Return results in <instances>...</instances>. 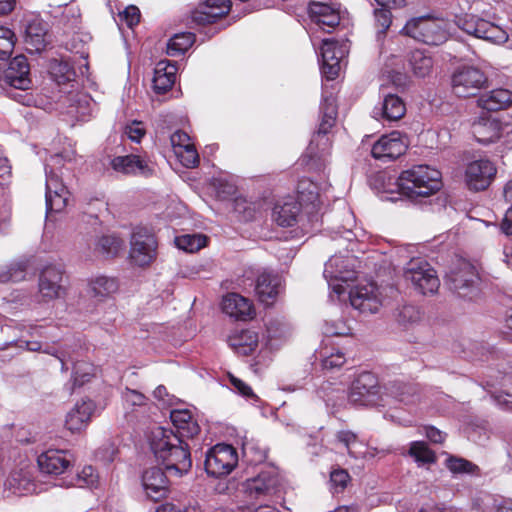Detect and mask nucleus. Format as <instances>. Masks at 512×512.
Segmentation results:
<instances>
[{"label":"nucleus","instance_id":"obj_57","mask_svg":"<svg viewBox=\"0 0 512 512\" xmlns=\"http://www.w3.org/2000/svg\"><path fill=\"white\" fill-rule=\"evenodd\" d=\"M124 134L133 142L140 143L141 139L146 134V129L141 121H132L124 128Z\"/></svg>","mask_w":512,"mask_h":512},{"label":"nucleus","instance_id":"obj_40","mask_svg":"<svg viewBox=\"0 0 512 512\" xmlns=\"http://www.w3.org/2000/svg\"><path fill=\"white\" fill-rule=\"evenodd\" d=\"M124 247V241L114 234L102 235L98 238L95 251L102 256L115 257Z\"/></svg>","mask_w":512,"mask_h":512},{"label":"nucleus","instance_id":"obj_4","mask_svg":"<svg viewBox=\"0 0 512 512\" xmlns=\"http://www.w3.org/2000/svg\"><path fill=\"white\" fill-rule=\"evenodd\" d=\"M321 121L318 131L313 135L308 147L307 156L313 159H321L327 153L330 142L328 132L334 126L337 117L336 98L332 93H323L320 104Z\"/></svg>","mask_w":512,"mask_h":512},{"label":"nucleus","instance_id":"obj_44","mask_svg":"<svg viewBox=\"0 0 512 512\" xmlns=\"http://www.w3.org/2000/svg\"><path fill=\"white\" fill-rule=\"evenodd\" d=\"M93 375L94 367L92 364L80 361L75 362L73 364V380L71 384L67 385V389L72 393L76 387H80L86 382H89Z\"/></svg>","mask_w":512,"mask_h":512},{"label":"nucleus","instance_id":"obj_52","mask_svg":"<svg viewBox=\"0 0 512 512\" xmlns=\"http://www.w3.org/2000/svg\"><path fill=\"white\" fill-rule=\"evenodd\" d=\"M396 319L403 325L415 323L420 319V311L414 305L404 304L397 309Z\"/></svg>","mask_w":512,"mask_h":512},{"label":"nucleus","instance_id":"obj_54","mask_svg":"<svg viewBox=\"0 0 512 512\" xmlns=\"http://www.w3.org/2000/svg\"><path fill=\"white\" fill-rule=\"evenodd\" d=\"M242 452L244 458L250 463H261L266 459V451L253 443H243Z\"/></svg>","mask_w":512,"mask_h":512},{"label":"nucleus","instance_id":"obj_51","mask_svg":"<svg viewBox=\"0 0 512 512\" xmlns=\"http://www.w3.org/2000/svg\"><path fill=\"white\" fill-rule=\"evenodd\" d=\"M45 29L29 25L26 30V42L34 46L35 50L40 51L45 47Z\"/></svg>","mask_w":512,"mask_h":512},{"label":"nucleus","instance_id":"obj_38","mask_svg":"<svg viewBox=\"0 0 512 512\" xmlns=\"http://www.w3.org/2000/svg\"><path fill=\"white\" fill-rule=\"evenodd\" d=\"M49 73L52 79L59 85L73 81L76 76L70 63L63 58L50 60Z\"/></svg>","mask_w":512,"mask_h":512},{"label":"nucleus","instance_id":"obj_19","mask_svg":"<svg viewBox=\"0 0 512 512\" xmlns=\"http://www.w3.org/2000/svg\"><path fill=\"white\" fill-rule=\"evenodd\" d=\"M5 490L14 495H27L37 492V485L33 478V467L23 463L13 470L4 482Z\"/></svg>","mask_w":512,"mask_h":512},{"label":"nucleus","instance_id":"obj_14","mask_svg":"<svg viewBox=\"0 0 512 512\" xmlns=\"http://www.w3.org/2000/svg\"><path fill=\"white\" fill-rule=\"evenodd\" d=\"M157 246L155 236L146 228L135 229L130 240L131 261L140 267L150 265L156 258Z\"/></svg>","mask_w":512,"mask_h":512},{"label":"nucleus","instance_id":"obj_36","mask_svg":"<svg viewBox=\"0 0 512 512\" xmlns=\"http://www.w3.org/2000/svg\"><path fill=\"white\" fill-rule=\"evenodd\" d=\"M297 201L301 207L311 206L310 213L318 211L322 203L320 195V187L314 181L303 178L297 185Z\"/></svg>","mask_w":512,"mask_h":512},{"label":"nucleus","instance_id":"obj_13","mask_svg":"<svg viewBox=\"0 0 512 512\" xmlns=\"http://www.w3.org/2000/svg\"><path fill=\"white\" fill-rule=\"evenodd\" d=\"M349 52L347 40L324 39L321 46V73L326 80L337 78L341 62Z\"/></svg>","mask_w":512,"mask_h":512},{"label":"nucleus","instance_id":"obj_23","mask_svg":"<svg viewBox=\"0 0 512 512\" xmlns=\"http://www.w3.org/2000/svg\"><path fill=\"white\" fill-rule=\"evenodd\" d=\"M231 8V0H206L192 13V21L197 25L211 24L226 15Z\"/></svg>","mask_w":512,"mask_h":512},{"label":"nucleus","instance_id":"obj_5","mask_svg":"<svg viewBox=\"0 0 512 512\" xmlns=\"http://www.w3.org/2000/svg\"><path fill=\"white\" fill-rule=\"evenodd\" d=\"M62 165L63 156L61 154L51 156L45 165L47 215L63 211L68 203L69 191L58 175V170Z\"/></svg>","mask_w":512,"mask_h":512},{"label":"nucleus","instance_id":"obj_2","mask_svg":"<svg viewBox=\"0 0 512 512\" xmlns=\"http://www.w3.org/2000/svg\"><path fill=\"white\" fill-rule=\"evenodd\" d=\"M397 185L409 198L429 197L441 189L442 175L429 165H414L400 174Z\"/></svg>","mask_w":512,"mask_h":512},{"label":"nucleus","instance_id":"obj_62","mask_svg":"<svg viewBox=\"0 0 512 512\" xmlns=\"http://www.w3.org/2000/svg\"><path fill=\"white\" fill-rule=\"evenodd\" d=\"M413 388L408 385L398 386L396 391H392V395L400 402L411 404L415 402V395L412 393Z\"/></svg>","mask_w":512,"mask_h":512},{"label":"nucleus","instance_id":"obj_56","mask_svg":"<svg viewBox=\"0 0 512 512\" xmlns=\"http://www.w3.org/2000/svg\"><path fill=\"white\" fill-rule=\"evenodd\" d=\"M350 330H351L350 327L342 319H338V320L330 321V322L327 321L323 328L324 334L326 336L348 335L350 333Z\"/></svg>","mask_w":512,"mask_h":512},{"label":"nucleus","instance_id":"obj_12","mask_svg":"<svg viewBox=\"0 0 512 512\" xmlns=\"http://www.w3.org/2000/svg\"><path fill=\"white\" fill-rule=\"evenodd\" d=\"M238 463L236 449L228 444H217L206 453L205 470L213 477L228 475Z\"/></svg>","mask_w":512,"mask_h":512},{"label":"nucleus","instance_id":"obj_41","mask_svg":"<svg viewBox=\"0 0 512 512\" xmlns=\"http://www.w3.org/2000/svg\"><path fill=\"white\" fill-rule=\"evenodd\" d=\"M195 35L190 32L177 33L167 43V54L176 57L184 54L194 43Z\"/></svg>","mask_w":512,"mask_h":512},{"label":"nucleus","instance_id":"obj_46","mask_svg":"<svg viewBox=\"0 0 512 512\" xmlns=\"http://www.w3.org/2000/svg\"><path fill=\"white\" fill-rule=\"evenodd\" d=\"M207 238L202 234H184L175 238L176 246L186 252H196L206 245Z\"/></svg>","mask_w":512,"mask_h":512},{"label":"nucleus","instance_id":"obj_63","mask_svg":"<svg viewBox=\"0 0 512 512\" xmlns=\"http://www.w3.org/2000/svg\"><path fill=\"white\" fill-rule=\"evenodd\" d=\"M116 452L115 446L111 443H107L96 451L95 457L103 463H110L114 460Z\"/></svg>","mask_w":512,"mask_h":512},{"label":"nucleus","instance_id":"obj_49","mask_svg":"<svg viewBox=\"0 0 512 512\" xmlns=\"http://www.w3.org/2000/svg\"><path fill=\"white\" fill-rule=\"evenodd\" d=\"M26 348L29 351H43L46 354L55 356L60 362H61V370L66 371L68 370L67 367V352L66 351H57L54 347L45 345L43 348V345L38 341H26Z\"/></svg>","mask_w":512,"mask_h":512},{"label":"nucleus","instance_id":"obj_29","mask_svg":"<svg viewBox=\"0 0 512 512\" xmlns=\"http://www.w3.org/2000/svg\"><path fill=\"white\" fill-rule=\"evenodd\" d=\"M301 208L295 197L287 196L275 204L273 219L280 226H293L297 222Z\"/></svg>","mask_w":512,"mask_h":512},{"label":"nucleus","instance_id":"obj_45","mask_svg":"<svg viewBox=\"0 0 512 512\" xmlns=\"http://www.w3.org/2000/svg\"><path fill=\"white\" fill-rule=\"evenodd\" d=\"M91 291L96 297H107L118 290V282L115 278L98 276L90 283Z\"/></svg>","mask_w":512,"mask_h":512},{"label":"nucleus","instance_id":"obj_37","mask_svg":"<svg viewBox=\"0 0 512 512\" xmlns=\"http://www.w3.org/2000/svg\"><path fill=\"white\" fill-rule=\"evenodd\" d=\"M177 67L167 60H161L156 64L153 77V88L158 94L167 92L172 88L176 79Z\"/></svg>","mask_w":512,"mask_h":512},{"label":"nucleus","instance_id":"obj_6","mask_svg":"<svg viewBox=\"0 0 512 512\" xmlns=\"http://www.w3.org/2000/svg\"><path fill=\"white\" fill-rule=\"evenodd\" d=\"M387 394L382 393L377 377L371 372H363L352 382L349 401L360 406H385Z\"/></svg>","mask_w":512,"mask_h":512},{"label":"nucleus","instance_id":"obj_58","mask_svg":"<svg viewBox=\"0 0 512 512\" xmlns=\"http://www.w3.org/2000/svg\"><path fill=\"white\" fill-rule=\"evenodd\" d=\"M392 8L375 9L374 16L377 26L380 28L378 34H385L392 22L391 10Z\"/></svg>","mask_w":512,"mask_h":512},{"label":"nucleus","instance_id":"obj_48","mask_svg":"<svg viewBox=\"0 0 512 512\" xmlns=\"http://www.w3.org/2000/svg\"><path fill=\"white\" fill-rule=\"evenodd\" d=\"M447 468L454 474H477L479 468L472 462L460 458L451 456L446 460Z\"/></svg>","mask_w":512,"mask_h":512},{"label":"nucleus","instance_id":"obj_64","mask_svg":"<svg viewBox=\"0 0 512 512\" xmlns=\"http://www.w3.org/2000/svg\"><path fill=\"white\" fill-rule=\"evenodd\" d=\"M497 141H500L504 148H512V123H501L500 135Z\"/></svg>","mask_w":512,"mask_h":512},{"label":"nucleus","instance_id":"obj_55","mask_svg":"<svg viewBox=\"0 0 512 512\" xmlns=\"http://www.w3.org/2000/svg\"><path fill=\"white\" fill-rule=\"evenodd\" d=\"M230 384L233 387V389L243 397H245L248 400H251L252 403L259 402V397L253 392L250 386H248L245 382H243L241 379L230 375L229 376Z\"/></svg>","mask_w":512,"mask_h":512},{"label":"nucleus","instance_id":"obj_50","mask_svg":"<svg viewBox=\"0 0 512 512\" xmlns=\"http://www.w3.org/2000/svg\"><path fill=\"white\" fill-rule=\"evenodd\" d=\"M14 33L5 27H0V60H8L15 45Z\"/></svg>","mask_w":512,"mask_h":512},{"label":"nucleus","instance_id":"obj_11","mask_svg":"<svg viewBox=\"0 0 512 512\" xmlns=\"http://www.w3.org/2000/svg\"><path fill=\"white\" fill-rule=\"evenodd\" d=\"M486 83L485 73L475 66H460L451 75V90L457 97L475 96Z\"/></svg>","mask_w":512,"mask_h":512},{"label":"nucleus","instance_id":"obj_10","mask_svg":"<svg viewBox=\"0 0 512 512\" xmlns=\"http://www.w3.org/2000/svg\"><path fill=\"white\" fill-rule=\"evenodd\" d=\"M455 24L465 33L494 44H502L508 40V34L502 27L477 15L457 16Z\"/></svg>","mask_w":512,"mask_h":512},{"label":"nucleus","instance_id":"obj_30","mask_svg":"<svg viewBox=\"0 0 512 512\" xmlns=\"http://www.w3.org/2000/svg\"><path fill=\"white\" fill-rule=\"evenodd\" d=\"M95 405L91 400H83L71 409L65 419L66 428L72 433L80 432L87 427Z\"/></svg>","mask_w":512,"mask_h":512},{"label":"nucleus","instance_id":"obj_3","mask_svg":"<svg viewBox=\"0 0 512 512\" xmlns=\"http://www.w3.org/2000/svg\"><path fill=\"white\" fill-rule=\"evenodd\" d=\"M450 26V22L443 18L422 16L408 21L402 31L419 42L437 46L447 41Z\"/></svg>","mask_w":512,"mask_h":512},{"label":"nucleus","instance_id":"obj_16","mask_svg":"<svg viewBox=\"0 0 512 512\" xmlns=\"http://www.w3.org/2000/svg\"><path fill=\"white\" fill-rule=\"evenodd\" d=\"M496 172L494 163L488 159L472 161L465 170L466 185L470 190H485L491 184Z\"/></svg>","mask_w":512,"mask_h":512},{"label":"nucleus","instance_id":"obj_59","mask_svg":"<svg viewBox=\"0 0 512 512\" xmlns=\"http://www.w3.org/2000/svg\"><path fill=\"white\" fill-rule=\"evenodd\" d=\"M349 474L343 469L334 470L330 474V482L334 492L343 491L349 481Z\"/></svg>","mask_w":512,"mask_h":512},{"label":"nucleus","instance_id":"obj_33","mask_svg":"<svg viewBox=\"0 0 512 512\" xmlns=\"http://www.w3.org/2000/svg\"><path fill=\"white\" fill-rule=\"evenodd\" d=\"M113 170L126 175L148 176L152 173L148 164L137 155L117 156L112 159Z\"/></svg>","mask_w":512,"mask_h":512},{"label":"nucleus","instance_id":"obj_22","mask_svg":"<svg viewBox=\"0 0 512 512\" xmlns=\"http://www.w3.org/2000/svg\"><path fill=\"white\" fill-rule=\"evenodd\" d=\"M282 277L271 271H263L257 278L255 292L260 302L271 305L282 289Z\"/></svg>","mask_w":512,"mask_h":512},{"label":"nucleus","instance_id":"obj_32","mask_svg":"<svg viewBox=\"0 0 512 512\" xmlns=\"http://www.w3.org/2000/svg\"><path fill=\"white\" fill-rule=\"evenodd\" d=\"M512 104V91L508 89H494L483 93L477 99V105L488 112L505 110Z\"/></svg>","mask_w":512,"mask_h":512},{"label":"nucleus","instance_id":"obj_61","mask_svg":"<svg viewBox=\"0 0 512 512\" xmlns=\"http://www.w3.org/2000/svg\"><path fill=\"white\" fill-rule=\"evenodd\" d=\"M119 16L129 28H133L140 21V10L136 6L131 5L125 8Z\"/></svg>","mask_w":512,"mask_h":512},{"label":"nucleus","instance_id":"obj_7","mask_svg":"<svg viewBox=\"0 0 512 512\" xmlns=\"http://www.w3.org/2000/svg\"><path fill=\"white\" fill-rule=\"evenodd\" d=\"M479 276L475 267L467 261H460L447 274L450 289L468 301H474L480 296Z\"/></svg>","mask_w":512,"mask_h":512},{"label":"nucleus","instance_id":"obj_24","mask_svg":"<svg viewBox=\"0 0 512 512\" xmlns=\"http://www.w3.org/2000/svg\"><path fill=\"white\" fill-rule=\"evenodd\" d=\"M311 20L323 31L330 32L340 23L338 8L322 2H311L308 6Z\"/></svg>","mask_w":512,"mask_h":512},{"label":"nucleus","instance_id":"obj_1","mask_svg":"<svg viewBox=\"0 0 512 512\" xmlns=\"http://www.w3.org/2000/svg\"><path fill=\"white\" fill-rule=\"evenodd\" d=\"M150 449L165 471L174 476L186 474L192 467L188 444L171 429L155 427L149 435Z\"/></svg>","mask_w":512,"mask_h":512},{"label":"nucleus","instance_id":"obj_25","mask_svg":"<svg viewBox=\"0 0 512 512\" xmlns=\"http://www.w3.org/2000/svg\"><path fill=\"white\" fill-rule=\"evenodd\" d=\"M142 486L148 498L158 501L168 492V480L160 467H151L142 475Z\"/></svg>","mask_w":512,"mask_h":512},{"label":"nucleus","instance_id":"obj_15","mask_svg":"<svg viewBox=\"0 0 512 512\" xmlns=\"http://www.w3.org/2000/svg\"><path fill=\"white\" fill-rule=\"evenodd\" d=\"M351 306L364 314L377 313L384 305L382 290L374 283L357 285L349 291Z\"/></svg>","mask_w":512,"mask_h":512},{"label":"nucleus","instance_id":"obj_39","mask_svg":"<svg viewBox=\"0 0 512 512\" xmlns=\"http://www.w3.org/2000/svg\"><path fill=\"white\" fill-rule=\"evenodd\" d=\"M409 66L414 75L419 78L428 76L433 68V59L422 50H414L409 55Z\"/></svg>","mask_w":512,"mask_h":512},{"label":"nucleus","instance_id":"obj_31","mask_svg":"<svg viewBox=\"0 0 512 512\" xmlns=\"http://www.w3.org/2000/svg\"><path fill=\"white\" fill-rule=\"evenodd\" d=\"M501 123L490 116H480L472 124V133L475 139L482 144L497 141L500 135Z\"/></svg>","mask_w":512,"mask_h":512},{"label":"nucleus","instance_id":"obj_28","mask_svg":"<svg viewBox=\"0 0 512 512\" xmlns=\"http://www.w3.org/2000/svg\"><path fill=\"white\" fill-rule=\"evenodd\" d=\"M227 342L240 355H249L261 345L258 333L252 329H235L228 336Z\"/></svg>","mask_w":512,"mask_h":512},{"label":"nucleus","instance_id":"obj_26","mask_svg":"<svg viewBox=\"0 0 512 512\" xmlns=\"http://www.w3.org/2000/svg\"><path fill=\"white\" fill-rule=\"evenodd\" d=\"M290 326L280 319H272L266 325V334L261 340V351L279 349L290 336Z\"/></svg>","mask_w":512,"mask_h":512},{"label":"nucleus","instance_id":"obj_53","mask_svg":"<svg viewBox=\"0 0 512 512\" xmlns=\"http://www.w3.org/2000/svg\"><path fill=\"white\" fill-rule=\"evenodd\" d=\"M175 154L186 168H194L199 163V156L193 144L176 150Z\"/></svg>","mask_w":512,"mask_h":512},{"label":"nucleus","instance_id":"obj_47","mask_svg":"<svg viewBox=\"0 0 512 512\" xmlns=\"http://www.w3.org/2000/svg\"><path fill=\"white\" fill-rule=\"evenodd\" d=\"M409 455L412 456L416 462L428 464L435 462V454L430 450L427 444L423 441H414L410 445Z\"/></svg>","mask_w":512,"mask_h":512},{"label":"nucleus","instance_id":"obj_8","mask_svg":"<svg viewBox=\"0 0 512 512\" xmlns=\"http://www.w3.org/2000/svg\"><path fill=\"white\" fill-rule=\"evenodd\" d=\"M354 262L355 259L352 257L336 254L325 263L323 272L324 278L329 288L337 295L339 300L346 291L343 283H347L356 278Z\"/></svg>","mask_w":512,"mask_h":512},{"label":"nucleus","instance_id":"obj_35","mask_svg":"<svg viewBox=\"0 0 512 512\" xmlns=\"http://www.w3.org/2000/svg\"><path fill=\"white\" fill-rule=\"evenodd\" d=\"M173 426L176 428V435L183 438H193L200 431L197 421L188 409H175L170 412Z\"/></svg>","mask_w":512,"mask_h":512},{"label":"nucleus","instance_id":"obj_34","mask_svg":"<svg viewBox=\"0 0 512 512\" xmlns=\"http://www.w3.org/2000/svg\"><path fill=\"white\" fill-rule=\"evenodd\" d=\"M222 310L230 317L240 320L251 318L254 313L251 302L237 293H230L223 298Z\"/></svg>","mask_w":512,"mask_h":512},{"label":"nucleus","instance_id":"obj_9","mask_svg":"<svg viewBox=\"0 0 512 512\" xmlns=\"http://www.w3.org/2000/svg\"><path fill=\"white\" fill-rule=\"evenodd\" d=\"M404 280L423 295L438 291L440 281L434 268L423 259H412L406 266Z\"/></svg>","mask_w":512,"mask_h":512},{"label":"nucleus","instance_id":"obj_42","mask_svg":"<svg viewBox=\"0 0 512 512\" xmlns=\"http://www.w3.org/2000/svg\"><path fill=\"white\" fill-rule=\"evenodd\" d=\"M336 439L347 449L348 454L353 458L364 456V445L357 438V435L349 430H341L336 433Z\"/></svg>","mask_w":512,"mask_h":512},{"label":"nucleus","instance_id":"obj_60","mask_svg":"<svg viewBox=\"0 0 512 512\" xmlns=\"http://www.w3.org/2000/svg\"><path fill=\"white\" fill-rule=\"evenodd\" d=\"M122 398L127 408L142 406L146 401V397L142 393L128 388L122 393Z\"/></svg>","mask_w":512,"mask_h":512},{"label":"nucleus","instance_id":"obj_43","mask_svg":"<svg viewBox=\"0 0 512 512\" xmlns=\"http://www.w3.org/2000/svg\"><path fill=\"white\" fill-rule=\"evenodd\" d=\"M27 266L24 262H11L0 267V283H16L23 281L26 277Z\"/></svg>","mask_w":512,"mask_h":512},{"label":"nucleus","instance_id":"obj_18","mask_svg":"<svg viewBox=\"0 0 512 512\" xmlns=\"http://www.w3.org/2000/svg\"><path fill=\"white\" fill-rule=\"evenodd\" d=\"M63 267L61 265H47L39 277V292L46 300L59 298L64 292Z\"/></svg>","mask_w":512,"mask_h":512},{"label":"nucleus","instance_id":"obj_21","mask_svg":"<svg viewBox=\"0 0 512 512\" xmlns=\"http://www.w3.org/2000/svg\"><path fill=\"white\" fill-rule=\"evenodd\" d=\"M279 484L278 474L273 468L261 471L256 477L246 480L245 493L251 499H258L269 495Z\"/></svg>","mask_w":512,"mask_h":512},{"label":"nucleus","instance_id":"obj_17","mask_svg":"<svg viewBox=\"0 0 512 512\" xmlns=\"http://www.w3.org/2000/svg\"><path fill=\"white\" fill-rule=\"evenodd\" d=\"M407 142L399 131L383 135L374 143L371 149L372 156L380 161H392L403 155L407 149Z\"/></svg>","mask_w":512,"mask_h":512},{"label":"nucleus","instance_id":"obj_27","mask_svg":"<svg viewBox=\"0 0 512 512\" xmlns=\"http://www.w3.org/2000/svg\"><path fill=\"white\" fill-rule=\"evenodd\" d=\"M405 112L404 101L397 95L388 94L379 106L374 107L373 116L377 120L393 122L401 119Z\"/></svg>","mask_w":512,"mask_h":512},{"label":"nucleus","instance_id":"obj_20","mask_svg":"<svg viewBox=\"0 0 512 512\" xmlns=\"http://www.w3.org/2000/svg\"><path fill=\"white\" fill-rule=\"evenodd\" d=\"M73 462L72 454L67 450L48 449L37 458L39 469L46 474L60 475L67 471Z\"/></svg>","mask_w":512,"mask_h":512}]
</instances>
